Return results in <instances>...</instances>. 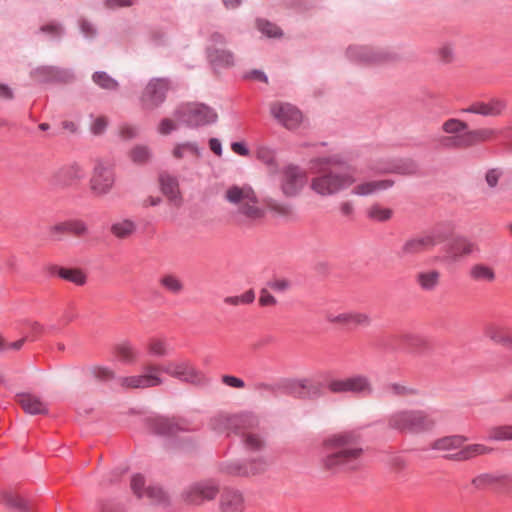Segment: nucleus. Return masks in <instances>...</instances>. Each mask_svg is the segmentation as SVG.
<instances>
[{
    "mask_svg": "<svg viewBox=\"0 0 512 512\" xmlns=\"http://www.w3.org/2000/svg\"><path fill=\"white\" fill-rule=\"evenodd\" d=\"M321 165L327 166L314 175L309 181V189L321 198H328L352 187L351 194L359 197H368L392 188L395 184L392 179L364 180L357 182L352 169L337 170L343 165L338 155L322 157L317 160Z\"/></svg>",
    "mask_w": 512,
    "mask_h": 512,
    "instance_id": "obj_1",
    "label": "nucleus"
},
{
    "mask_svg": "<svg viewBox=\"0 0 512 512\" xmlns=\"http://www.w3.org/2000/svg\"><path fill=\"white\" fill-rule=\"evenodd\" d=\"M177 378L184 382L197 383L203 378L202 373L197 370L188 359H175L164 364L148 363L143 368V373L120 378L119 382L123 388L146 389L160 386L163 378L160 373Z\"/></svg>",
    "mask_w": 512,
    "mask_h": 512,
    "instance_id": "obj_2",
    "label": "nucleus"
},
{
    "mask_svg": "<svg viewBox=\"0 0 512 512\" xmlns=\"http://www.w3.org/2000/svg\"><path fill=\"white\" fill-rule=\"evenodd\" d=\"M223 201L229 206L233 221L244 228L261 224L266 218V209L261 204L256 190L247 183H232L224 187Z\"/></svg>",
    "mask_w": 512,
    "mask_h": 512,
    "instance_id": "obj_3",
    "label": "nucleus"
},
{
    "mask_svg": "<svg viewBox=\"0 0 512 512\" xmlns=\"http://www.w3.org/2000/svg\"><path fill=\"white\" fill-rule=\"evenodd\" d=\"M359 436L354 432H339L327 437L324 448L327 451L322 459L325 470L336 472L341 469L354 470L363 456V449L358 444Z\"/></svg>",
    "mask_w": 512,
    "mask_h": 512,
    "instance_id": "obj_4",
    "label": "nucleus"
},
{
    "mask_svg": "<svg viewBox=\"0 0 512 512\" xmlns=\"http://www.w3.org/2000/svg\"><path fill=\"white\" fill-rule=\"evenodd\" d=\"M115 184L116 172L113 163L105 159H97L88 182L91 195L102 199L113 191Z\"/></svg>",
    "mask_w": 512,
    "mask_h": 512,
    "instance_id": "obj_5",
    "label": "nucleus"
},
{
    "mask_svg": "<svg viewBox=\"0 0 512 512\" xmlns=\"http://www.w3.org/2000/svg\"><path fill=\"white\" fill-rule=\"evenodd\" d=\"M388 426L398 431H422L431 428L434 421L424 411L400 410L388 417Z\"/></svg>",
    "mask_w": 512,
    "mask_h": 512,
    "instance_id": "obj_6",
    "label": "nucleus"
},
{
    "mask_svg": "<svg viewBox=\"0 0 512 512\" xmlns=\"http://www.w3.org/2000/svg\"><path fill=\"white\" fill-rule=\"evenodd\" d=\"M85 176L84 166L78 162H71L55 169L49 182L56 189H67L78 186Z\"/></svg>",
    "mask_w": 512,
    "mask_h": 512,
    "instance_id": "obj_7",
    "label": "nucleus"
},
{
    "mask_svg": "<svg viewBox=\"0 0 512 512\" xmlns=\"http://www.w3.org/2000/svg\"><path fill=\"white\" fill-rule=\"evenodd\" d=\"M220 492L219 485L212 479H206L189 485L182 493L183 500L192 506H202L205 502L216 499Z\"/></svg>",
    "mask_w": 512,
    "mask_h": 512,
    "instance_id": "obj_8",
    "label": "nucleus"
},
{
    "mask_svg": "<svg viewBox=\"0 0 512 512\" xmlns=\"http://www.w3.org/2000/svg\"><path fill=\"white\" fill-rule=\"evenodd\" d=\"M327 388L332 393H353L368 396L373 392L370 379L365 375H354L344 378L331 379Z\"/></svg>",
    "mask_w": 512,
    "mask_h": 512,
    "instance_id": "obj_9",
    "label": "nucleus"
},
{
    "mask_svg": "<svg viewBox=\"0 0 512 512\" xmlns=\"http://www.w3.org/2000/svg\"><path fill=\"white\" fill-rule=\"evenodd\" d=\"M177 117L188 126L198 127L215 122L218 116L213 109L204 104L190 103L179 108Z\"/></svg>",
    "mask_w": 512,
    "mask_h": 512,
    "instance_id": "obj_10",
    "label": "nucleus"
},
{
    "mask_svg": "<svg viewBox=\"0 0 512 512\" xmlns=\"http://www.w3.org/2000/svg\"><path fill=\"white\" fill-rule=\"evenodd\" d=\"M170 89V83L165 78L151 79L143 89L140 96V104L145 110H153L159 107L166 98Z\"/></svg>",
    "mask_w": 512,
    "mask_h": 512,
    "instance_id": "obj_11",
    "label": "nucleus"
},
{
    "mask_svg": "<svg viewBox=\"0 0 512 512\" xmlns=\"http://www.w3.org/2000/svg\"><path fill=\"white\" fill-rule=\"evenodd\" d=\"M307 183L308 175L305 169L288 166L282 172L280 189L284 196L291 198L299 195Z\"/></svg>",
    "mask_w": 512,
    "mask_h": 512,
    "instance_id": "obj_12",
    "label": "nucleus"
},
{
    "mask_svg": "<svg viewBox=\"0 0 512 512\" xmlns=\"http://www.w3.org/2000/svg\"><path fill=\"white\" fill-rule=\"evenodd\" d=\"M327 322L341 327H368L371 325L372 319L366 312L349 310L343 312L328 311L325 314Z\"/></svg>",
    "mask_w": 512,
    "mask_h": 512,
    "instance_id": "obj_13",
    "label": "nucleus"
},
{
    "mask_svg": "<svg viewBox=\"0 0 512 512\" xmlns=\"http://www.w3.org/2000/svg\"><path fill=\"white\" fill-rule=\"evenodd\" d=\"M441 130L447 135L441 139L444 147L466 149V145L461 144L465 132L469 131V126L465 121L458 118H448L442 123Z\"/></svg>",
    "mask_w": 512,
    "mask_h": 512,
    "instance_id": "obj_14",
    "label": "nucleus"
},
{
    "mask_svg": "<svg viewBox=\"0 0 512 512\" xmlns=\"http://www.w3.org/2000/svg\"><path fill=\"white\" fill-rule=\"evenodd\" d=\"M225 38L220 33H213L210 37V44L207 48L210 62L219 67H230L234 65V54L224 48Z\"/></svg>",
    "mask_w": 512,
    "mask_h": 512,
    "instance_id": "obj_15",
    "label": "nucleus"
},
{
    "mask_svg": "<svg viewBox=\"0 0 512 512\" xmlns=\"http://www.w3.org/2000/svg\"><path fill=\"white\" fill-rule=\"evenodd\" d=\"M272 116L287 129L298 128L303 122L299 109L289 103L275 102L270 106Z\"/></svg>",
    "mask_w": 512,
    "mask_h": 512,
    "instance_id": "obj_16",
    "label": "nucleus"
},
{
    "mask_svg": "<svg viewBox=\"0 0 512 512\" xmlns=\"http://www.w3.org/2000/svg\"><path fill=\"white\" fill-rule=\"evenodd\" d=\"M506 107V102L503 99L493 97L474 101L468 107L462 109V112L484 117H498L504 113Z\"/></svg>",
    "mask_w": 512,
    "mask_h": 512,
    "instance_id": "obj_17",
    "label": "nucleus"
},
{
    "mask_svg": "<svg viewBox=\"0 0 512 512\" xmlns=\"http://www.w3.org/2000/svg\"><path fill=\"white\" fill-rule=\"evenodd\" d=\"M483 335L492 344L507 349L512 342V328L499 322L487 323L483 328Z\"/></svg>",
    "mask_w": 512,
    "mask_h": 512,
    "instance_id": "obj_18",
    "label": "nucleus"
},
{
    "mask_svg": "<svg viewBox=\"0 0 512 512\" xmlns=\"http://www.w3.org/2000/svg\"><path fill=\"white\" fill-rule=\"evenodd\" d=\"M349 54L353 59L367 64H381L396 59L393 53L384 50H375L369 47H351Z\"/></svg>",
    "mask_w": 512,
    "mask_h": 512,
    "instance_id": "obj_19",
    "label": "nucleus"
},
{
    "mask_svg": "<svg viewBox=\"0 0 512 512\" xmlns=\"http://www.w3.org/2000/svg\"><path fill=\"white\" fill-rule=\"evenodd\" d=\"M245 498L242 492L235 489H225L219 499V512H244Z\"/></svg>",
    "mask_w": 512,
    "mask_h": 512,
    "instance_id": "obj_20",
    "label": "nucleus"
},
{
    "mask_svg": "<svg viewBox=\"0 0 512 512\" xmlns=\"http://www.w3.org/2000/svg\"><path fill=\"white\" fill-rule=\"evenodd\" d=\"M493 451L494 449L492 447L482 443L463 444L459 451L449 454L447 457L454 461H468L476 457L489 455Z\"/></svg>",
    "mask_w": 512,
    "mask_h": 512,
    "instance_id": "obj_21",
    "label": "nucleus"
},
{
    "mask_svg": "<svg viewBox=\"0 0 512 512\" xmlns=\"http://www.w3.org/2000/svg\"><path fill=\"white\" fill-rule=\"evenodd\" d=\"M436 244L432 235H423L408 239L401 247L402 256H412L422 253Z\"/></svg>",
    "mask_w": 512,
    "mask_h": 512,
    "instance_id": "obj_22",
    "label": "nucleus"
},
{
    "mask_svg": "<svg viewBox=\"0 0 512 512\" xmlns=\"http://www.w3.org/2000/svg\"><path fill=\"white\" fill-rule=\"evenodd\" d=\"M497 135V130L492 128L469 129L462 137L461 144L469 148L480 143L493 141L496 139Z\"/></svg>",
    "mask_w": 512,
    "mask_h": 512,
    "instance_id": "obj_23",
    "label": "nucleus"
},
{
    "mask_svg": "<svg viewBox=\"0 0 512 512\" xmlns=\"http://www.w3.org/2000/svg\"><path fill=\"white\" fill-rule=\"evenodd\" d=\"M153 425L155 432L162 435H176L189 430L187 423L181 419L157 418Z\"/></svg>",
    "mask_w": 512,
    "mask_h": 512,
    "instance_id": "obj_24",
    "label": "nucleus"
},
{
    "mask_svg": "<svg viewBox=\"0 0 512 512\" xmlns=\"http://www.w3.org/2000/svg\"><path fill=\"white\" fill-rule=\"evenodd\" d=\"M159 183L162 193L175 205H179L181 202V193L177 178L168 173H162L159 176Z\"/></svg>",
    "mask_w": 512,
    "mask_h": 512,
    "instance_id": "obj_25",
    "label": "nucleus"
},
{
    "mask_svg": "<svg viewBox=\"0 0 512 512\" xmlns=\"http://www.w3.org/2000/svg\"><path fill=\"white\" fill-rule=\"evenodd\" d=\"M17 402L22 409L29 414H45L47 412L46 404L37 396L23 393L17 395Z\"/></svg>",
    "mask_w": 512,
    "mask_h": 512,
    "instance_id": "obj_26",
    "label": "nucleus"
},
{
    "mask_svg": "<svg viewBox=\"0 0 512 512\" xmlns=\"http://www.w3.org/2000/svg\"><path fill=\"white\" fill-rule=\"evenodd\" d=\"M472 484L477 489H486L494 485H512V477L508 475L484 473L476 476L472 480Z\"/></svg>",
    "mask_w": 512,
    "mask_h": 512,
    "instance_id": "obj_27",
    "label": "nucleus"
},
{
    "mask_svg": "<svg viewBox=\"0 0 512 512\" xmlns=\"http://www.w3.org/2000/svg\"><path fill=\"white\" fill-rule=\"evenodd\" d=\"M440 279L441 273L434 269L420 271L415 275L417 285L426 292L434 291L439 286Z\"/></svg>",
    "mask_w": 512,
    "mask_h": 512,
    "instance_id": "obj_28",
    "label": "nucleus"
},
{
    "mask_svg": "<svg viewBox=\"0 0 512 512\" xmlns=\"http://www.w3.org/2000/svg\"><path fill=\"white\" fill-rule=\"evenodd\" d=\"M469 277L478 283H492L496 280V273L491 265L475 263L469 269Z\"/></svg>",
    "mask_w": 512,
    "mask_h": 512,
    "instance_id": "obj_29",
    "label": "nucleus"
},
{
    "mask_svg": "<svg viewBox=\"0 0 512 512\" xmlns=\"http://www.w3.org/2000/svg\"><path fill=\"white\" fill-rule=\"evenodd\" d=\"M115 357L122 363L134 364L138 360L137 349L128 341H123L113 347Z\"/></svg>",
    "mask_w": 512,
    "mask_h": 512,
    "instance_id": "obj_30",
    "label": "nucleus"
},
{
    "mask_svg": "<svg viewBox=\"0 0 512 512\" xmlns=\"http://www.w3.org/2000/svg\"><path fill=\"white\" fill-rule=\"evenodd\" d=\"M467 438L461 435L446 436L433 442L432 448L442 452L459 451Z\"/></svg>",
    "mask_w": 512,
    "mask_h": 512,
    "instance_id": "obj_31",
    "label": "nucleus"
},
{
    "mask_svg": "<svg viewBox=\"0 0 512 512\" xmlns=\"http://www.w3.org/2000/svg\"><path fill=\"white\" fill-rule=\"evenodd\" d=\"M475 250V245L468 240L462 239L456 241L448 251V258L455 262L462 257L472 254Z\"/></svg>",
    "mask_w": 512,
    "mask_h": 512,
    "instance_id": "obj_32",
    "label": "nucleus"
},
{
    "mask_svg": "<svg viewBox=\"0 0 512 512\" xmlns=\"http://www.w3.org/2000/svg\"><path fill=\"white\" fill-rule=\"evenodd\" d=\"M57 274L61 279L71 282L77 286H83L87 282L86 273L79 268L59 267L57 269Z\"/></svg>",
    "mask_w": 512,
    "mask_h": 512,
    "instance_id": "obj_33",
    "label": "nucleus"
},
{
    "mask_svg": "<svg viewBox=\"0 0 512 512\" xmlns=\"http://www.w3.org/2000/svg\"><path fill=\"white\" fill-rule=\"evenodd\" d=\"M174 158L180 160L183 158H191L197 160L200 157V149L194 142H185L175 145L172 150Z\"/></svg>",
    "mask_w": 512,
    "mask_h": 512,
    "instance_id": "obj_34",
    "label": "nucleus"
},
{
    "mask_svg": "<svg viewBox=\"0 0 512 512\" xmlns=\"http://www.w3.org/2000/svg\"><path fill=\"white\" fill-rule=\"evenodd\" d=\"M264 204L265 206L263 207L266 209V211L269 210L276 216L286 218L293 216V208L290 204L270 197L264 200Z\"/></svg>",
    "mask_w": 512,
    "mask_h": 512,
    "instance_id": "obj_35",
    "label": "nucleus"
},
{
    "mask_svg": "<svg viewBox=\"0 0 512 512\" xmlns=\"http://www.w3.org/2000/svg\"><path fill=\"white\" fill-rule=\"evenodd\" d=\"M219 471L230 477H245V462L240 460H226L219 464Z\"/></svg>",
    "mask_w": 512,
    "mask_h": 512,
    "instance_id": "obj_36",
    "label": "nucleus"
},
{
    "mask_svg": "<svg viewBox=\"0 0 512 512\" xmlns=\"http://www.w3.org/2000/svg\"><path fill=\"white\" fill-rule=\"evenodd\" d=\"M111 233L120 239L128 238L136 230V224L131 219H121L111 225Z\"/></svg>",
    "mask_w": 512,
    "mask_h": 512,
    "instance_id": "obj_37",
    "label": "nucleus"
},
{
    "mask_svg": "<svg viewBox=\"0 0 512 512\" xmlns=\"http://www.w3.org/2000/svg\"><path fill=\"white\" fill-rule=\"evenodd\" d=\"M268 466V460L264 456L253 458L245 462L246 477L260 475L267 470Z\"/></svg>",
    "mask_w": 512,
    "mask_h": 512,
    "instance_id": "obj_38",
    "label": "nucleus"
},
{
    "mask_svg": "<svg viewBox=\"0 0 512 512\" xmlns=\"http://www.w3.org/2000/svg\"><path fill=\"white\" fill-rule=\"evenodd\" d=\"M150 355L156 357H164L169 354V346L166 340L162 338H151L146 345Z\"/></svg>",
    "mask_w": 512,
    "mask_h": 512,
    "instance_id": "obj_39",
    "label": "nucleus"
},
{
    "mask_svg": "<svg viewBox=\"0 0 512 512\" xmlns=\"http://www.w3.org/2000/svg\"><path fill=\"white\" fill-rule=\"evenodd\" d=\"M367 216L374 221L385 222L393 216V210L380 204H373L367 210Z\"/></svg>",
    "mask_w": 512,
    "mask_h": 512,
    "instance_id": "obj_40",
    "label": "nucleus"
},
{
    "mask_svg": "<svg viewBox=\"0 0 512 512\" xmlns=\"http://www.w3.org/2000/svg\"><path fill=\"white\" fill-rule=\"evenodd\" d=\"M92 80L96 85L106 90L114 91L117 90L119 86L118 82L106 72H95L92 75Z\"/></svg>",
    "mask_w": 512,
    "mask_h": 512,
    "instance_id": "obj_41",
    "label": "nucleus"
},
{
    "mask_svg": "<svg viewBox=\"0 0 512 512\" xmlns=\"http://www.w3.org/2000/svg\"><path fill=\"white\" fill-rule=\"evenodd\" d=\"M160 285L168 292L178 294L183 290V283L181 280L172 274H167L159 280Z\"/></svg>",
    "mask_w": 512,
    "mask_h": 512,
    "instance_id": "obj_42",
    "label": "nucleus"
},
{
    "mask_svg": "<svg viewBox=\"0 0 512 512\" xmlns=\"http://www.w3.org/2000/svg\"><path fill=\"white\" fill-rule=\"evenodd\" d=\"M245 447L252 451H258L264 448L265 442L263 438L254 432H244L242 435Z\"/></svg>",
    "mask_w": 512,
    "mask_h": 512,
    "instance_id": "obj_43",
    "label": "nucleus"
},
{
    "mask_svg": "<svg viewBox=\"0 0 512 512\" xmlns=\"http://www.w3.org/2000/svg\"><path fill=\"white\" fill-rule=\"evenodd\" d=\"M488 437L494 441L512 440V425L492 427L488 432Z\"/></svg>",
    "mask_w": 512,
    "mask_h": 512,
    "instance_id": "obj_44",
    "label": "nucleus"
},
{
    "mask_svg": "<svg viewBox=\"0 0 512 512\" xmlns=\"http://www.w3.org/2000/svg\"><path fill=\"white\" fill-rule=\"evenodd\" d=\"M385 392L393 397H406L413 395L415 390L401 383H390L386 386Z\"/></svg>",
    "mask_w": 512,
    "mask_h": 512,
    "instance_id": "obj_45",
    "label": "nucleus"
},
{
    "mask_svg": "<svg viewBox=\"0 0 512 512\" xmlns=\"http://www.w3.org/2000/svg\"><path fill=\"white\" fill-rule=\"evenodd\" d=\"M150 150L146 146L138 145L131 149L129 152V157L132 162L142 165L149 161L150 159Z\"/></svg>",
    "mask_w": 512,
    "mask_h": 512,
    "instance_id": "obj_46",
    "label": "nucleus"
},
{
    "mask_svg": "<svg viewBox=\"0 0 512 512\" xmlns=\"http://www.w3.org/2000/svg\"><path fill=\"white\" fill-rule=\"evenodd\" d=\"M239 421L237 416H219L213 420V428L218 432L231 429Z\"/></svg>",
    "mask_w": 512,
    "mask_h": 512,
    "instance_id": "obj_47",
    "label": "nucleus"
},
{
    "mask_svg": "<svg viewBox=\"0 0 512 512\" xmlns=\"http://www.w3.org/2000/svg\"><path fill=\"white\" fill-rule=\"evenodd\" d=\"M149 498L155 504L165 503L168 499L166 493L158 486L149 485L144 493V497Z\"/></svg>",
    "mask_w": 512,
    "mask_h": 512,
    "instance_id": "obj_48",
    "label": "nucleus"
},
{
    "mask_svg": "<svg viewBox=\"0 0 512 512\" xmlns=\"http://www.w3.org/2000/svg\"><path fill=\"white\" fill-rule=\"evenodd\" d=\"M68 225V234L74 235L76 237H82L88 234V226L87 224L80 219H72L67 221Z\"/></svg>",
    "mask_w": 512,
    "mask_h": 512,
    "instance_id": "obj_49",
    "label": "nucleus"
},
{
    "mask_svg": "<svg viewBox=\"0 0 512 512\" xmlns=\"http://www.w3.org/2000/svg\"><path fill=\"white\" fill-rule=\"evenodd\" d=\"M255 294L253 290H248L240 296H229L224 299V302L228 305L237 306L240 304H250L254 301Z\"/></svg>",
    "mask_w": 512,
    "mask_h": 512,
    "instance_id": "obj_50",
    "label": "nucleus"
},
{
    "mask_svg": "<svg viewBox=\"0 0 512 512\" xmlns=\"http://www.w3.org/2000/svg\"><path fill=\"white\" fill-rule=\"evenodd\" d=\"M416 172V165L412 161H406L395 165L391 169L384 170L383 173H396L401 175H410Z\"/></svg>",
    "mask_w": 512,
    "mask_h": 512,
    "instance_id": "obj_51",
    "label": "nucleus"
},
{
    "mask_svg": "<svg viewBox=\"0 0 512 512\" xmlns=\"http://www.w3.org/2000/svg\"><path fill=\"white\" fill-rule=\"evenodd\" d=\"M503 176V171L500 168H491L485 172L484 178L487 186L491 189L495 188Z\"/></svg>",
    "mask_w": 512,
    "mask_h": 512,
    "instance_id": "obj_52",
    "label": "nucleus"
},
{
    "mask_svg": "<svg viewBox=\"0 0 512 512\" xmlns=\"http://www.w3.org/2000/svg\"><path fill=\"white\" fill-rule=\"evenodd\" d=\"M256 24L257 28L267 37H278L281 35L280 29L268 21L257 20Z\"/></svg>",
    "mask_w": 512,
    "mask_h": 512,
    "instance_id": "obj_53",
    "label": "nucleus"
},
{
    "mask_svg": "<svg viewBox=\"0 0 512 512\" xmlns=\"http://www.w3.org/2000/svg\"><path fill=\"white\" fill-rule=\"evenodd\" d=\"M109 124V119L106 116H97L90 125V131L93 135H102Z\"/></svg>",
    "mask_w": 512,
    "mask_h": 512,
    "instance_id": "obj_54",
    "label": "nucleus"
},
{
    "mask_svg": "<svg viewBox=\"0 0 512 512\" xmlns=\"http://www.w3.org/2000/svg\"><path fill=\"white\" fill-rule=\"evenodd\" d=\"M93 376L101 381H108L114 379L116 373L113 369L104 366H96L92 369Z\"/></svg>",
    "mask_w": 512,
    "mask_h": 512,
    "instance_id": "obj_55",
    "label": "nucleus"
},
{
    "mask_svg": "<svg viewBox=\"0 0 512 512\" xmlns=\"http://www.w3.org/2000/svg\"><path fill=\"white\" fill-rule=\"evenodd\" d=\"M454 47L450 44H444L439 47L437 56L443 63H451L454 60Z\"/></svg>",
    "mask_w": 512,
    "mask_h": 512,
    "instance_id": "obj_56",
    "label": "nucleus"
},
{
    "mask_svg": "<svg viewBox=\"0 0 512 512\" xmlns=\"http://www.w3.org/2000/svg\"><path fill=\"white\" fill-rule=\"evenodd\" d=\"M147 487H145V480L143 476L134 475L131 480V489L138 498H143Z\"/></svg>",
    "mask_w": 512,
    "mask_h": 512,
    "instance_id": "obj_57",
    "label": "nucleus"
},
{
    "mask_svg": "<svg viewBox=\"0 0 512 512\" xmlns=\"http://www.w3.org/2000/svg\"><path fill=\"white\" fill-rule=\"evenodd\" d=\"M49 233L54 240H60L62 235L68 234L67 221L53 225L50 227Z\"/></svg>",
    "mask_w": 512,
    "mask_h": 512,
    "instance_id": "obj_58",
    "label": "nucleus"
},
{
    "mask_svg": "<svg viewBox=\"0 0 512 512\" xmlns=\"http://www.w3.org/2000/svg\"><path fill=\"white\" fill-rule=\"evenodd\" d=\"M297 385H298L299 388L305 390L303 392H299V395L301 397H306V396H310L312 393L313 394L317 393L316 386L313 385V383L310 380H308V379L299 380L297 382Z\"/></svg>",
    "mask_w": 512,
    "mask_h": 512,
    "instance_id": "obj_59",
    "label": "nucleus"
},
{
    "mask_svg": "<svg viewBox=\"0 0 512 512\" xmlns=\"http://www.w3.org/2000/svg\"><path fill=\"white\" fill-rule=\"evenodd\" d=\"M268 286L274 291L285 292L290 288L291 284L287 279L275 278L268 283Z\"/></svg>",
    "mask_w": 512,
    "mask_h": 512,
    "instance_id": "obj_60",
    "label": "nucleus"
},
{
    "mask_svg": "<svg viewBox=\"0 0 512 512\" xmlns=\"http://www.w3.org/2000/svg\"><path fill=\"white\" fill-rule=\"evenodd\" d=\"M177 127H178L177 122H175L169 118H165L160 122V124L158 126V131L162 135H168L172 131L176 130Z\"/></svg>",
    "mask_w": 512,
    "mask_h": 512,
    "instance_id": "obj_61",
    "label": "nucleus"
},
{
    "mask_svg": "<svg viewBox=\"0 0 512 512\" xmlns=\"http://www.w3.org/2000/svg\"><path fill=\"white\" fill-rule=\"evenodd\" d=\"M43 33L50 35L51 37H60L63 32V28L61 25L57 23H49L44 25L40 29Z\"/></svg>",
    "mask_w": 512,
    "mask_h": 512,
    "instance_id": "obj_62",
    "label": "nucleus"
},
{
    "mask_svg": "<svg viewBox=\"0 0 512 512\" xmlns=\"http://www.w3.org/2000/svg\"><path fill=\"white\" fill-rule=\"evenodd\" d=\"M138 134V130L136 127L134 126H131V125H122L120 128H119V136L123 139V140H130V139H133L137 136Z\"/></svg>",
    "mask_w": 512,
    "mask_h": 512,
    "instance_id": "obj_63",
    "label": "nucleus"
},
{
    "mask_svg": "<svg viewBox=\"0 0 512 512\" xmlns=\"http://www.w3.org/2000/svg\"><path fill=\"white\" fill-rule=\"evenodd\" d=\"M222 382L226 384L227 386L233 387V388H244L245 383L242 379L231 376V375H224L222 376Z\"/></svg>",
    "mask_w": 512,
    "mask_h": 512,
    "instance_id": "obj_64",
    "label": "nucleus"
}]
</instances>
